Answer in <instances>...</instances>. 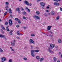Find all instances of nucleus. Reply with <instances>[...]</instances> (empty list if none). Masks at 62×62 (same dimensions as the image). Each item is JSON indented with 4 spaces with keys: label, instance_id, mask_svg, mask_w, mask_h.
Segmentation results:
<instances>
[{
    "label": "nucleus",
    "instance_id": "f3484780",
    "mask_svg": "<svg viewBox=\"0 0 62 62\" xmlns=\"http://www.w3.org/2000/svg\"><path fill=\"white\" fill-rule=\"evenodd\" d=\"M8 26H7V27L6 28V29L7 31H9V29H8Z\"/></svg>",
    "mask_w": 62,
    "mask_h": 62
},
{
    "label": "nucleus",
    "instance_id": "6e6552de",
    "mask_svg": "<svg viewBox=\"0 0 62 62\" xmlns=\"http://www.w3.org/2000/svg\"><path fill=\"white\" fill-rule=\"evenodd\" d=\"M1 60L3 61H6L7 60V58L5 57H2L1 58Z\"/></svg>",
    "mask_w": 62,
    "mask_h": 62
},
{
    "label": "nucleus",
    "instance_id": "393cba45",
    "mask_svg": "<svg viewBox=\"0 0 62 62\" xmlns=\"http://www.w3.org/2000/svg\"><path fill=\"white\" fill-rule=\"evenodd\" d=\"M53 1H54L55 2H58V1H60L61 0H52Z\"/></svg>",
    "mask_w": 62,
    "mask_h": 62
},
{
    "label": "nucleus",
    "instance_id": "a211bd4d",
    "mask_svg": "<svg viewBox=\"0 0 62 62\" xmlns=\"http://www.w3.org/2000/svg\"><path fill=\"white\" fill-rule=\"evenodd\" d=\"M16 11H20V8H17L16 9Z\"/></svg>",
    "mask_w": 62,
    "mask_h": 62
},
{
    "label": "nucleus",
    "instance_id": "09e8293b",
    "mask_svg": "<svg viewBox=\"0 0 62 62\" xmlns=\"http://www.w3.org/2000/svg\"><path fill=\"white\" fill-rule=\"evenodd\" d=\"M46 8L47 9H48V8H49V6H47L46 7Z\"/></svg>",
    "mask_w": 62,
    "mask_h": 62
},
{
    "label": "nucleus",
    "instance_id": "f03ea898",
    "mask_svg": "<svg viewBox=\"0 0 62 62\" xmlns=\"http://www.w3.org/2000/svg\"><path fill=\"white\" fill-rule=\"evenodd\" d=\"M15 21H18L19 23H21V20L20 19H19L17 18H15Z\"/></svg>",
    "mask_w": 62,
    "mask_h": 62
},
{
    "label": "nucleus",
    "instance_id": "338daca9",
    "mask_svg": "<svg viewBox=\"0 0 62 62\" xmlns=\"http://www.w3.org/2000/svg\"><path fill=\"white\" fill-rule=\"evenodd\" d=\"M60 62V61H58L57 62Z\"/></svg>",
    "mask_w": 62,
    "mask_h": 62
},
{
    "label": "nucleus",
    "instance_id": "2eb2a0df",
    "mask_svg": "<svg viewBox=\"0 0 62 62\" xmlns=\"http://www.w3.org/2000/svg\"><path fill=\"white\" fill-rule=\"evenodd\" d=\"M53 59L54 62H56V58L55 57H54L53 58Z\"/></svg>",
    "mask_w": 62,
    "mask_h": 62
},
{
    "label": "nucleus",
    "instance_id": "2f4dec72",
    "mask_svg": "<svg viewBox=\"0 0 62 62\" xmlns=\"http://www.w3.org/2000/svg\"><path fill=\"white\" fill-rule=\"evenodd\" d=\"M3 39H7L6 38V37L5 36V35H4L3 37Z\"/></svg>",
    "mask_w": 62,
    "mask_h": 62
},
{
    "label": "nucleus",
    "instance_id": "4468645a",
    "mask_svg": "<svg viewBox=\"0 0 62 62\" xmlns=\"http://www.w3.org/2000/svg\"><path fill=\"white\" fill-rule=\"evenodd\" d=\"M11 45L12 46H14L15 45V43L11 42Z\"/></svg>",
    "mask_w": 62,
    "mask_h": 62
},
{
    "label": "nucleus",
    "instance_id": "37998d69",
    "mask_svg": "<svg viewBox=\"0 0 62 62\" xmlns=\"http://www.w3.org/2000/svg\"><path fill=\"white\" fill-rule=\"evenodd\" d=\"M23 29H26V27H23Z\"/></svg>",
    "mask_w": 62,
    "mask_h": 62
},
{
    "label": "nucleus",
    "instance_id": "412c9836",
    "mask_svg": "<svg viewBox=\"0 0 62 62\" xmlns=\"http://www.w3.org/2000/svg\"><path fill=\"white\" fill-rule=\"evenodd\" d=\"M58 43H61V39H58Z\"/></svg>",
    "mask_w": 62,
    "mask_h": 62
},
{
    "label": "nucleus",
    "instance_id": "72a5a7b5",
    "mask_svg": "<svg viewBox=\"0 0 62 62\" xmlns=\"http://www.w3.org/2000/svg\"><path fill=\"white\" fill-rule=\"evenodd\" d=\"M1 28H2L3 29H4V30H5V28H4V27L3 26L1 27Z\"/></svg>",
    "mask_w": 62,
    "mask_h": 62
},
{
    "label": "nucleus",
    "instance_id": "774afa93",
    "mask_svg": "<svg viewBox=\"0 0 62 62\" xmlns=\"http://www.w3.org/2000/svg\"><path fill=\"white\" fill-rule=\"evenodd\" d=\"M61 57H62V54H61Z\"/></svg>",
    "mask_w": 62,
    "mask_h": 62
},
{
    "label": "nucleus",
    "instance_id": "8fccbe9b",
    "mask_svg": "<svg viewBox=\"0 0 62 62\" xmlns=\"http://www.w3.org/2000/svg\"><path fill=\"white\" fill-rule=\"evenodd\" d=\"M46 35L47 36H48V37H50V35Z\"/></svg>",
    "mask_w": 62,
    "mask_h": 62
},
{
    "label": "nucleus",
    "instance_id": "ea45409f",
    "mask_svg": "<svg viewBox=\"0 0 62 62\" xmlns=\"http://www.w3.org/2000/svg\"><path fill=\"white\" fill-rule=\"evenodd\" d=\"M60 10L61 11H62V8H60Z\"/></svg>",
    "mask_w": 62,
    "mask_h": 62
},
{
    "label": "nucleus",
    "instance_id": "f257e3e1",
    "mask_svg": "<svg viewBox=\"0 0 62 62\" xmlns=\"http://www.w3.org/2000/svg\"><path fill=\"white\" fill-rule=\"evenodd\" d=\"M31 55L32 56L34 57L35 56V53H34V52H39V50H31Z\"/></svg>",
    "mask_w": 62,
    "mask_h": 62
},
{
    "label": "nucleus",
    "instance_id": "7ed1b4c3",
    "mask_svg": "<svg viewBox=\"0 0 62 62\" xmlns=\"http://www.w3.org/2000/svg\"><path fill=\"white\" fill-rule=\"evenodd\" d=\"M9 23L10 26H11L12 25V20L11 19H10L9 20Z\"/></svg>",
    "mask_w": 62,
    "mask_h": 62
},
{
    "label": "nucleus",
    "instance_id": "aec40b11",
    "mask_svg": "<svg viewBox=\"0 0 62 62\" xmlns=\"http://www.w3.org/2000/svg\"><path fill=\"white\" fill-rule=\"evenodd\" d=\"M17 35H18V36H20V32H19V31H17Z\"/></svg>",
    "mask_w": 62,
    "mask_h": 62
},
{
    "label": "nucleus",
    "instance_id": "3c124183",
    "mask_svg": "<svg viewBox=\"0 0 62 62\" xmlns=\"http://www.w3.org/2000/svg\"><path fill=\"white\" fill-rule=\"evenodd\" d=\"M10 17H11L12 18L13 16H12V15H11L10 16Z\"/></svg>",
    "mask_w": 62,
    "mask_h": 62
},
{
    "label": "nucleus",
    "instance_id": "0eeeda50",
    "mask_svg": "<svg viewBox=\"0 0 62 62\" xmlns=\"http://www.w3.org/2000/svg\"><path fill=\"white\" fill-rule=\"evenodd\" d=\"M51 27H52L51 26H48L47 28V30H50Z\"/></svg>",
    "mask_w": 62,
    "mask_h": 62
},
{
    "label": "nucleus",
    "instance_id": "5701e85b",
    "mask_svg": "<svg viewBox=\"0 0 62 62\" xmlns=\"http://www.w3.org/2000/svg\"><path fill=\"white\" fill-rule=\"evenodd\" d=\"M22 14H24V15H25L26 14V12L25 11L23 12H22Z\"/></svg>",
    "mask_w": 62,
    "mask_h": 62
},
{
    "label": "nucleus",
    "instance_id": "20e7f679",
    "mask_svg": "<svg viewBox=\"0 0 62 62\" xmlns=\"http://www.w3.org/2000/svg\"><path fill=\"white\" fill-rule=\"evenodd\" d=\"M29 42L30 43H33V44H34V43H35V42H34V41L32 39H31L30 40Z\"/></svg>",
    "mask_w": 62,
    "mask_h": 62
},
{
    "label": "nucleus",
    "instance_id": "0e129e2a",
    "mask_svg": "<svg viewBox=\"0 0 62 62\" xmlns=\"http://www.w3.org/2000/svg\"><path fill=\"white\" fill-rule=\"evenodd\" d=\"M12 51H14V49H12Z\"/></svg>",
    "mask_w": 62,
    "mask_h": 62
},
{
    "label": "nucleus",
    "instance_id": "58836bf2",
    "mask_svg": "<svg viewBox=\"0 0 62 62\" xmlns=\"http://www.w3.org/2000/svg\"><path fill=\"white\" fill-rule=\"evenodd\" d=\"M31 36H35V34H31Z\"/></svg>",
    "mask_w": 62,
    "mask_h": 62
},
{
    "label": "nucleus",
    "instance_id": "e433bc0d",
    "mask_svg": "<svg viewBox=\"0 0 62 62\" xmlns=\"http://www.w3.org/2000/svg\"><path fill=\"white\" fill-rule=\"evenodd\" d=\"M49 33H50L51 34H53V32H52L50 31H49Z\"/></svg>",
    "mask_w": 62,
    "mask_h": 62
},
{
    "label": "nucleus",
    "instance_id": "bb28decb",
    "mask_svg": "<svg viewBox=\"0 0 62 62\" xmlns=\"http://www.w3.org/2000/svg\"><path fill=\"white\" fill-rule=\"evenodd\" d=\"M12 62V59H9V60L8 62Z\"/></svg>",
    "mask_w": 62,
    "mask_h": 62
},
{
    "label": "nucleus",
    "instance_id": "864d4df0",
    "mask_svg": "<svg viewBox=\"0 0 62 62\" xmlns=\"http://www.w3.org/2000/svg\"><path fill=\"white\" fill-rule=\"evenodd\" d=\"M51 49V47H48V49Z\"/></svg>",
    "mask_w": 62,
    "mask_h": 62
},
{
    "label": "nucleus",
    "instance_id": "a19ab883",
    "mask_svg": "<svg viewBox=\"0 0 62 62\" xmlns=\"http://www.w3.org/2000/svg\"><path fill=\"white\" fill-rule=\"evenodd\" d=\"M8 22H6L5 23V24L6 25H8Z\"/></svg>",
    "mask_w": 62,
    "mask_h": 62
},
{
    "label": "nucleus",
    "instance_id": "4be33fe9",
    "mask_svg": "<svg viewBox=\"0 0 62 62\" xmlns=\"http://www.w3.org/2000/svg\"><path fill=\"white\" fill-rule=\"evenodd\" d=\"M11 42L15 43H16V40H13V41Z\"/></svg>",
    "mask_w": 62,
    "mask_h": 62
},
{
    "label": "nucleus",
    "instance_id": "1a4fd4ad",
    "mask_svg": "<svg viewBox=\"0 0 62 62\" xmlns=\"http://www.w3.org/2000/svg\"><path fill=\"white\" fill-rule=\"evenodd\" d=\"M51 14L52 15H54L55 14V12L54 11H52L51 12Z\"/></svg>",
    "mask_w": 62,
    "mask_h": 62
},
{
    "label": "nucleus",
    "instance_id": "69168bd1",
    "mask_svg": "<svg viewBox=\"0 0 62 62\" xmlns=\"http://www.w3.org/2000/svg\"><path fill=\"white\" fill-rule=\"evenodd\" d=\"M6 7L7 8H8V6H6Z\"/></svg>",
    "mask_w": 62,
    "mask_h": 62
},
{
    "label": "nucleus",
    "instance_id": "6ab92c4d",
    "mask_svg": "<svg viewBox=\"0 0 62 62\" xmlns=\"http://www.w3.org/2000/svg\"><path fill=\"white\" fill-rule=\"evenodd\" d=\"M9 11L10 13H11V14L12 13V12H11V10L10 9H9Z\"/></svg>",
    "mask_w": 62,
    "mask_h": 62
},
{
    "label": "nucleus",
    "instance_id": "f8f14e48",
    "mask_svg": "<svg viewBox=\"0 0 62 62\" xmlns=\"http://www.w3.org/2000/svg\"><path fill=\"white\" fill-rule=\"evenodd\" d=\"M33 18H36L37 19H39L40 18L39 17L36 15L33 16Z\"/></svg>",
    "mask_w": 62,
    "mask_h": 62
},
{
    "label": "nucleus",
    "instance_id": "39448f33",
    "mask_svg": "<svg viewBox=\"0 0 62 62\" xmlns=\"http://www.w3.org/2000/svg\"><path fill=\"white\" fill-rule=\"evenodd\" d=\"M40 5H41V6L44 7V5H45V3L42 2L40 3Z\"/></svg>",
    "mask_w": 62,
    "mask_h": 62
},
{
    "label": "nucleus",
    "instance_id": "f704fd0d",
    "mask_svg": "<svg viewBox=\"0 0 62 62\" xmlns=\"http://www.w3.org/2000/svg\"><path fill=\"white\" fill-rule=\"evenodd\" d=\"M44 15L45 16H47V14H46V13H44Z\"/></svg>",
    "mask_w": 62,
    "mask_h": 62
},
{
    "label": "nucleus",
    "instance_id": "bf43d9fd",
    "mask_svg": "<svg viewBox=\"0 0 62 62\" xmlns=\"http://www.w3.org/2000/svg\"><path fill=\"white\" fill-rule=\"evenodd\" d=\"M16 27H19V25H17L16 26Z\"/></svg>",
    "mask_w": 62,
    "mask_h": 62
},
{
    "label": "nucleus",
    "instance_id": "cd10ccee",
    "mask_svg": "<svg viewBox=\"0 0 62 62\" xmlns=\"http://www.w3.org/2000/svg\"><path fill=\"white\" fill-rule=\"evenodd\" d=\"M4 35H0V38H3Z\"/></svg>",
    "mask_w": 62,
    "mask_h": 62
},
{
    "label": "nucleus",
    "instance_id": "5fc2aeb1",
    "mask_svg": "<svg viewBox=\"0 0 62 62\" xmlns=\"http://www.w3.org/2000/svg\"><path fill=\"white\" fill-rule=\"evenodd\" d=\"M42 33H43V34H45V35H47V33H43V32H42Z\"/></svg>",
    "mask_w": 62,
    "mask_h": 62
},
{
    "label": "nucleus",
    "instance_id": "473e14b6",
    "mask_svg": "<svg viewBox=\"0 0 62 62\" xmlns=\"http://www.w3.org/2000/svg\"><path fill=\"white\" fill-rule=\"evenodd\" d=\"M23 19H24V20H26V19L25 17L24 16H23Z\"/></svg>",
    "mask_w": 62,
    "mask_h": 62
},
{
    "label": "nucleus",
    "instance_id": "052dcab7",
    "mask_svg": "<svg viewBox=\"0 0 62 62\" xmlns=\"http://www.w3.org/2000/svg\"><path fill=\"white\" fill-rule=\"evenodd\" d=\"M22 10L23 11V8H22Z\"/></svg>",
    "mask_w": 62,
    "mask_h": 62
},
{
    "label": "nucleus",
    "instance_id": "ddd939ff",
    "mask_svg": "<svg viewBox=\"0 0 62 62\" xmlns=\"http://www.w3.org/2000/svg\"><path fill=\"white\" fill-rule=\"evenodd\" d=\"M24 3L25 4H26V5H29V3L26 0H25L24 1Z\"/></svg>",
    "mask_w": 62,
    "mask_h": 62
},
{
    "label": "nucleus",
    "instance_id": "9b49d317",
    "mask_svg": "<svg viewBox=\"0 0 62 62\" xmlns=\"http://www.w3.org/2000/svg\"><path fill=\"white\" fill-rule=\"evenodd\" d=\"M54 5H55V6H59V3L56 2H54Z\"/></svg>",
    "mask_w": 62,
    "mask_h": 62
},
{
    "label": "nucleus",
    "instance_id": "c9c22d12",
    "mask_svg": "<svg viewBox=\"0 0 62 62\" xmlns=\"http://www.w3.org/2000/svg\"><path fill=\"white\" fill-rule=\"evenodd\" d=\"M7 12H5V13L4 14V16H5L6 15V14H7Z\"/></svg>",
    "mask_w": 62,
    "mask_h": 62
},
{
    "label": "nucleus",
    "instance_id": "a878e982",
    "mask_svg": "<svg viewBox=\"0 0 62 62\" xmlns=\"http://www.w3.org/2000/svg\"><path fill=\"white\" fill-rule=\"evenodd\" d=\"M36 13L38 15H39V12L38 11H37L36 12Z\"/></svg>",
    "mask_w": 62,
    "mask_h": 62
},
{
    "label": "nucleus",
    "instance_id": "c03bdc74",
    "mask_svg": "<svg viewBox=\"0 0 62 62\" xmlns=\"http://www.w3.org/2000/svg\"><path fill=\"white\" fill-rule=\"evenodd\" d=\"M31 49H33V46L32 45L31 46Z\"/></svg>",
    "mask_w": 62,
    "mask_h": 62
},
{
    "label": "nucleus",
    "instance_id": "680f3d73",
    "mask_svg": "<svg viewBox=\"0 0 62 62\" xmlns=\"http://www.w3.org/2000/svg\"><path fill=\"white\" fill-rule=\"evenodd\" d=\"M29 5L30 6H32V4L31 3Z\"/></svg>",
    "mask_w": 62,
    "mask_h": 62
},
{
    "label": "nucleus",
    "instance_id": "79ce46f5",
    "mask_svg": "<svg viewBox=\"0 0 62 62\" xmlns=\"http://www.w3.org/2000/svg\"><path fill=\"white\" fill-rule=\"evenodd\" d=\"M5 4L6 5H8L9 3H8V2H6Z\"/></svg>",
    "mask_w": 62,
    "mask_h": 62
},
{
    "label": "nucleus",
    "instance_id": "13d9d810",
    "mask_svg": "<svg viewBox=\"0 0 62 62\" xmlns=\"http://www.w3.org/2000/svg\"><path fill=\"white\" fill-rule=\"evenodd\" d=\"M18 11V12L19 13H20L21 12H20V11Z\"/></svg>",
    "mask_w": 62,
    "mask_h": 62
},
{
    "label": "nucleus",
    "instance_id": "4d7b16f0",
    "mask_svg": "<svg viewBox=\"0 0 62 62\" xmlns=\"http://www.w3.org/2000/svg\"><path fill=\"white\" fill-rule=\"evenodd\" d=\"M46 11L47 12H49V10H46Z\"/></svg>",
    "mask_w": 62,
    "mask_h": 62
},
{
    "label": "nucleus",
    "instance_id": "de8ad7c7",
    "mask_svg": "<svg viewBox=\"0 0 62 62\" xmlns=\"http://www.w3.org/2000/svg\"><path fill=\"white\" fill-rule=\"evenodd\" d=\"M42 0H37V2H39Z\"/></svg>",
    "mask_w": 62,
    "mask_h": 62
},
{
    "label": "nucleus",
    "instance_id": "c756f323",
    "mask_svg": "<svg viewBox=\"0 0 62 62\" xmlns=\"http://www.w3.org/2000/svg\"><path fill=\"white\" fill-rule=\"evenodd\" d=\"M59 16H58L56 18V19L57 20H58V19H59Z\"/></svg>",
    "mask_w": 62,
    "mask_h": 62
},
{
    "label": "nucleus",
    "instance_id": "b1692460",
    "mask_svg": "<svg viewBox=\"0 0 62 62\" xmlns=\"http://www.w3.org/2000/svg\"><path fill=\"white\" fill-rule=\"evenodd\" d=\"M43 59H44V58H41L40 60V62H41V61H42V60H43Z\"/></svg>",
    "mask_w": 62,
    "mask_h": 62
},
{
    "label": "nucleus",
    "instance_id": "7c9ffc66",
    "mask_svg": "<svg viewBox=\"0 0 62 62\" xmlns=\"http://www.w3.org/2000/svg\"><path fill=\"white\" fill-rule=\"evenodd\" d=\"M2 52H3V50H2V49L0 48V53H1Z\"/></svg>",
    "mask_w": 62,
    "mask_h": 62
},
{
    "label": "nucleus",
    "instance_id": "e2e57ef3",
    "mask_svg": "<svg viewBox=\"0 0 62 62\" xmlns=\"http://www.w3.org/2000/svg\"><path fill=\"white\" fill-rule=\"evenodd\" d=\"M59 54H61V52H59Z\"/></svg>",
    "mask_w": 62,
    "mask_h": 62
},
{
    "label": "nucleus",
    "instance_id": "a18cd8bd",
    "mask_svg": "<svg viewBox=\"0 0 62 62\" xmlns=\"http://www.w3.org/2000/svg\"><path fill=\"white\" fill-rule=\"evenodd\" d=\"M53 36V35H52L51 34H50V37H52Z\"/></svg>",
    "mask_w": 62,
    "mask_h": 62
},
{
    "label": "nucleus",
    "instance_id": "c85d7f7f",
    "mask_svg": "<svg viewBox=\"0 0 62 62\" xmlns=\"http://www.w3.org/2000/svg\"><path fill=\"white\" fill-rule=\"evenodd\" d=\"M36 58L37 59H39L40 58L39 57V56H37L36 57Z\"/></svg>",
    "mask_w": 62,
    "mask_h": 62
},
{
    "label": "nucleus",
    "instance_id": "dca6fc26",
    "mask_svg": "<svg viewBox=\"0 0 62 62\" xmlns=\"http://www.w3.org/2000/svg\"><path fill=\"white\" fill-rule=\"evenodd\" d=\"M13 32V31L11 30L10 32L9 33V34H10V35H12V33Z\"/></svg>",
    "mask_w": 62,
    "mask_h": 62
},
{
    "label": "nucleus",
    "instance_id": "9d476101",
    "mask_svg": "<svg viewBox=\"0 0 62 62\" xmlns=\"http://www.w3.org/2000/svg\"><path fill=\"white\" fill-rule=\"evenodd\" d=\"M48 51L50 53H54V52H53V51H52L50 49H48Z\"/></svg>",
    "mask_w": 62,
    "mask_h": 62
},
{
    "label": "nucleus",
    "instance_id": "423d86ee",
    "mask_svg": "<svg viewBox=\"0 0 62 62\" xmlns=\"http://www.w3.org/2000/svg\"><path fill=\"white\" fill-rule=\"evenodd\" d=\"M50 46L51 47V49H53L54 47V45L52 44H50Z\"/></svg>",
    "mask_w": 62,
    "mask_h": 62
},
{
    "label": "nucleus",
    "instance_id": "49530a36",
    "mask_svg": "<svg viewBox=\"0 0 62 62\" xmlns=\"http://www.w3.org/2000/svg\"><path fill=\"white\" fill-rule=\"evenodd\" d=\"M28 11H29V12H30V11L29 9H28Z\"/></svg>",
    "mask_w": 62,
    "mask_h": 62
},
{
    "label": "nucleus",
    "instance_id": "6e6d98bb",
    "mask_svg": "<svg viewBox=\"0 0 62 62\" xmlns=\"http://www.w3.org/2000/svg\"><path fill=\"white\" fill-rule=\"evenodd\" d=\"M1 62H4V61H3L2 60H1Z\"/></svg>",
    "mask_w": 62,
    "mask_h": 62
},
{
    "label": "nucleus",
    "instance_id": "603ef678",
    "mask_svg": "<svg viewBox=\"0 0 62 62\" xmlns=\"http://www.w3.org/2000/svg\"><path fill=\"white\" fill-rule=\"evenodd\" d=\"M17 39H20V38L18 37H16Z\"/></svg>",
    "mask_w": 62,
    "mask_h": 62
},
{
    "label": "nucleus",
    "instance_id": "4c0bfd02",
    "mask_svg": "<svg viewBox=\"0 0 62 62\" xmlns=\"http://www.w3.org/2000/svg\"><path fill=\"white\" fill-rule=\"evenodd\" d=\"M23 59L25 60H27V58H23Z\"/></svg>",
    "mask_w": 62,
    "mask_h": 62
}]
</instances>
